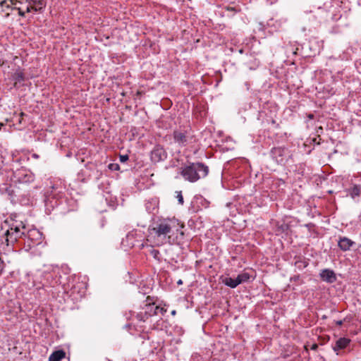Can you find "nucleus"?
Instances as JSON below:
<instances>
[{
    "instance_id": "1",
    "label": "nucleus",
    "mask_w": 361,
    "mask_h": 361,
    "mask_svg": "<svg viewBox=\"0 0 361 361\" xmlns=\"http://www.w3.org/2000/svg\"><path fill=\"white\" fill-rule=\"evenodd\" d=\"M183 227V224L175 218L158 219L149 228V240L156 246L176 244L184 235Z\"/></svg>"
},
{
    "instance_id": "2",
    "label": "nucleus",
    "mask_w": 361,
    "mask_h": 361,
    "mask_svg": "<svg viewBox=\"0 0 361 361\" xmlns=\"http://www.w3.org/2000/svg\"><path fill=\"white\" fill-rule=\"evenodd\" d=\"M8 226L4 233L7 245L14 244L23 236L27 237L33 244L38 245L41 243L42 233L37 229H27L23 221L18 219L16 216L11 219Z\"/></svg>"
},
{
    "instance_id": "3",
    "label": "nucleus",
    "mask_w": 361,
    "mask_h": 361,
    "mask_svg": "<svg viewBox=\"0 0 361 361\" xmlns=\"http://www.w3.org/2000/svg\"><path fill=\"white\" fill-rule=\"evenodd\" d=\"M153 308V300L147 297L140 306H133L132 310L124 312V317L127 320L131 321V324L138 325L144 331L146 325L151 322L150 319L154 316Z\"/></svg>"
},
{
    "instance_id": "4",
    "label": "nucleus",
    "mask_w": 361,
    "mask_h": 361,
    "mask_svg": "<svg viewBox=\"0 0 361 361\" xmlns=\"http://www.w3.org/2000/svg\"><path fill=\"white\" fill-rule=\"evenodd\" d=\"M180 175L190 183L205 178L209 173V167L202 162H192L180 168Z\"/></svg>"
},
{
    "instance_id": "5",
    "label": "nucleus",
    "mask_w": 361,
    "mask_h": 361,
    "mask_svg": "<svg viewBox=\"0 0 361 361\" xmlns=\"http://www.w3.org/2000/svg\"><path fill=\"white\" fill-rule=\"evenodd\" d=\"M64 189L65 187L61 180L55 178L48 180L44 189V196L46 200L48 201L50 198H61Z\"/></svg>"
},
{
    "instance_id": "6",
    "label": "nucleus",
    "mask_w": 361,
    "mask_h": 361,
    "mask_svg": "<svg viewBox=\"0 0 361 361\" xmlns=\"http://www.w3.org/2000/svg\"><path fill=\"white\" fill-rule=\"evenodd\" d=\"M270 156L277 164L285 165L291 158L292 154L290 150L285 147H273L270 150Z\"/></svg>"
},
{
    "instance_id": "7",
    "label": "nucleus",
    "mask_w": 361,
    "mask_h": 361,
    "mask_svg": "<svg viewBox=\"0 0 361 361\" xmlns=\"http://www.w3.org/2000/svg\"><path fill=\"white\" fill-rule=\"evenodd\" d=\"M35 180L34 173L25 168L18 169L13 171V181L16 184H27Z\"/></svg>"
},
{
    "instance_id": "8",
    "label": "nucleus",
    "mask_w": 361,
    "mask_h": 361,
    "mask_svg": "<svg viewBox=\"0 0 361 361\" xmlns=\"http://www.w3.org/2000/svg\"><path fill=\"white\" fill-rule=\"evenodd\" d=\"M150 158L154 163L163 161L167 158V152L161 145H157L151 151Z\"/></svg>"
},
{
    "instance_id": "9",
    "label": "nucleus",
    "mask_w": 361,
    "mask_h": 361,
    "mask_svg": "<svg viewBox=\"0 0 361 361\" xmlns=\"http://www.w3.org/2000/svg\"><path fill=\"white\" fill-rule=\"evenodd\" d=\"M174 142L179 147H185L189 142V137L187 135L186 131L183 130H176L173 133Z\"/></svg>"
},
{
    "instance_id": "10",
    "label": "nucleus",
    "mask_w": 361,
    "mask_h": 361,
    "mask_svg": "<svg viewBox=\"0 0 361 361\" xmlns=\"http://www.w3.org/2000/svg\"><path fill=\"white\" fill-rule=\"evenodd\" d=\"M354 245H355V242L351 239L345 236L339 237L338 240V246L342 251H349Z\"/></svg>"
},
{
    "instance_id": "11",
    "label": "nucleus",
    "mask_w": 361,
    "mask_h": 361,
    "mask_svg": "<svg viewBox=\"0 0 361 361\" xmlns=\"http://www.w3.org/2000/svg\"><path fill=\"white\" fill-rule=\"evenodd\" d=\"M323 281L332 283L336 281V276L333 270L325 269L319 274Z\"/></svg>"
},
{
    "instance_id": "12",
    "label": "nucleus",
    "mask_w": 361,
    "mask_h": 361,
    "mask_svg": "<svg viewBox=\"0 0 361 361\" xmlns=\"http://www.w3.org/2000/svg\"><path fill=\"white\" fill-rule=\"evenodd\" d=\"M137 233L136 231H132L130 233H128L126 235V240L128 242V245L130 247H138L140 249H142L145 245L142 243H140L141 240H134V238L137 235Z\"/></svg>"
},
{
    "instance_id": "13",
    "label": "nucleus",
    "mask_w": 361,
    "mask_h": 361,
    "mask_svg": "<svg viewBox=\"0 0 361 361\" xmlns=\"http://www.w3.org/2000/svg\"><path fill=\"white\" fill-rule=\"evenodd\" d=\"M350 340L347 338H340L338 339L334 345H333V350L336 353L337 355L339 354V351L341 350L345 349L350 343Z\"/></svg>"
},
{
    "instance_id": "14",
    "label": "nucleus",
    "mask_w": 361,
    "mask_h": 361,
    "mask_svg": "<svg viewBox=\"0 0 361 361\" xmlns=\"http://www.w3.org/2000/svg\"><path fill=\"white\" fill-rule=\"evenodd\" d=\"M159 200L157 197L149 199L145 202V209L148 213H154L158 210Z\"/></svg>"
},
{
    "instance_id": "15",
    "label": "nucleus",
    "mask_w": 361,
    "mask_h": 361,
    "mask_svg": "<svg viewBox=\"0 0 361 361\" xmlns=\"http://www.w3.org/2000/svg\"><path fill=\"white\" fill-rule=\"evenodd\" d=\"M346 192L352 199L355 200L356 197H359L361 195V185L353 184L346 190Z\"/></svg>"
},
{
    "instance_id": "16",
    "label": "nucleus",
    "mask_w": 361,
    "mask_h": 361,
    "mask_svg": "<svg viewBox=\"0 0 361 361\" xmlns=\"http://www.w3.org/2000/svg\"><path fill=\"white\" fill-rule=\"evenodd\" d=\"M25 1L33 5L35 9L39 11V13H43L47 6V0H25Z\"/></svg>"
},
{
    "instance_id": "17",
    "label": "nucleus",
    "mask_w": 361,
    "mask_h": 361,
    "mask_svg": "<svg viewBox=\"0 0 361 361\" xmlns=\"http://www.w3.org/2000/svg\"><path fill=\"white\" fill-rule=\"evenodd\" d=\"M66 356V353L63 350H59L53 352L49 357V361H61Z\"/></svg>"
},
{
    "instance_id": "18",
    "label": "nucleus",
    "mask_w": 361,
    "mask_h": 361,
    "mask_svg": "<svg viewBox=\"0 0 361 361\" xmlns=\"http://www.w3.org/2000/svg\"><path fill=\"white\" fill-rule=\"evenodd\" d=\"M224 283L226 286L231 288H235L239 284H240L237 277L235 279H233L231 277L226 278L225 280L224 281Z\"/></svg>"
},
{
    "instance_id": "19",
    "label": "nucleus",
    "mask_w": 361,
    "mask_h": 361,
    "mask_svg": "<svg viewBox=\"0 0 361 361\" xmlns=\"http://www.w3.org/2000/svg\"><path fill=\"white\" fill-rule=\"evenodd\" d=\"M245 65L250 70H255L259 66V61L256 59L251 57L250 59L245 63Z\"/></svg>"
},
{
    "instance_id": "20",
    "label": "nucleus",
    "mask_w": 361,
    "mask_h": 361,
    "mask_svg": "<svg viewBox=\"0 0 361 361\" xmlns=\"http://www.w3.org/2000/svg\"><path fill=\"white\" fill-rule=\"evenodd\" d=\"M13 79L16 82H21L25 80L24 73L21 71H17L13 75Z\"/></svg>"
},
{
    "instance_id": "21",
    "label": "nucleus",
    "mask_w": 361,
    "mask_h": 361,
    "mask_svg": "<svg viewBox=\"0 0 361 361\" xmlns=\"http://www.w3.org/2000/svg\"><path fill=\"white\" fill-rule=\"evenodd\" d=\"M149 255L157 262H161V254L158 250L154 249L151 247L149 250Z\"/></svg>"
},
{
    "instance_id": "22",
    "label": "nucleus",
    "mask_w": 361,
    "mask_h": 361,
    "mask_svg": "<svg viewBox=\"0 0 361 361\" xmlns=\"http://www.w3.org/2000/svg\"><path fill=\"white\" fill-rule=\"evenodd\" d=\"M155 313H154V316L155 315H158V314H160V315H164L166 312V309L163 307H160L159 305H156L155 303L153 302V308H152Z\"/></svg>"
},
{
    "instance_id": "23",
    "label": "nucleus",
    "mask_w": 361,
    "mask_h": 361,
    "mask_svg": "<svg viewBox=\"0 0 361 361\" xmlns=\"http://www.w3.org/2000/svg\"><path fill=\"white\" fill-rule=\"evenodd\" d=\"M237 278L240 283H242L248 281L250 280V276L248 273L243 272L242 274H238Z\"/></svg>"
},
{
    "instance_id": "24",
    "label": "nucleus",
    "mask_w": 361,
    "mask_h": 361,
    "mask_svg": "<svg viewBox=\"0 0 361 361\" xmlns=\"http://www.w3.org/2000/svg\"><path fill=\"white\" fill-rule=\"evenodd\" d=\"M308 265V263L305 262V260L299 259L295 261V266L296 268H298L300 270H302L305 268H306Z\"/></svg>"
},
{
    "instance_id": "25",
    "label": "nucleus",
    "mask_w": 361,
    "mask_h": 361,
    "mask_svg": "<svg viewBox=\"0 0 361 361\" xmlns=\"http://www.w3.org/2000/svg\"><path fill=\"white\" fill-rule=\"evenodd\" d=\"M176 198L178 200V202L180 205L183 204L184 200L181 191H176Z\"/></svg>"
},
{
    "instance_id": "26",
    "label": "nucleus",
    "mask_w": 361,
    "mask_h": 361,
    "mask_svg": "<svg viewBox=\"0 0 361 361\" xmlns=\"http://www.w3.org/2000/svg\"><path fill=\"white\" fill-rule=\"evenodd\" d=\"M197 200L199 201L200 204H202V207H204V208H207V207H209V201H207V200L206 199H204V197H198Z\"/></svg>"
},
{
    "instance_id": "27",
    "label": "nucleus",
    "mask_w": 361,
    "mask_h": 361,
    "mask_svg": "<svg viewBox=\"0 0 361 361\" xmlns=\"http://www.w3.org/2000/svg\"><path fill=\"white\" fill-rule=\"evenodd\" d=\"M108 168L109 170L115 171H118L120 169V166L116 163H111L108 165Z\"/></svg>"
},
{
    "instance_id": "28",
    "label": "nucleus",
    "mask_w": 361,
    "mask_h": 361,
    "mask_svg": "<svg viewBox=\"0 0 361 361\" xmlns=\"http://www.w3.org/2000/svg\"><path fill=\"white\" fill-rule=\"evenodd\" d=\"M31 12H38L39 11H36L35 9V6L32 4H27L25 9V13H31Z\"/></svg>"
},
{
    "instance_id": "29",
    "label": "nucleus",
    "mask_w": 361,
    "mask_h": 361,
    "mask_svg": "<svg viewBox=\"0 0 361 361\" xmlns=\"http://www.w3.org/2000/svg\"><path fill=\"white\" fill-rule=\"evenodd\" d=\"M12 10H16V11H18V15H19L20 17H23V18L25 17V11H23V10L21 9V8H20V7H17V6H13V7L12 8Z\"/></svg>"
},
{
    "instance_id": "30",
    "label": "nucleus",
    "mask_w": 361,
    "mask_h": 361,
    "mask_svg": "<svg viewBox=\"0 0 361 361\" xmlns=\"http://www.w3.org/2000/svg\"><path fill=\"white\" fill-rule=\"evenodd\" d=\"M0 6H4L6 7L7 9H11L12 10V8L13 6H12L10 4H7V1L6 0H3L0 2Z\"/></svg>"
},
{
    "instance_id": "31",
    "label": "nucleus",
    "mask_w": 361,
    "mask_h": 361,
    "mask_svg": "<svg viewBox=\"0 0 361 361\" xmlns=\"http://www.w3.org/2000/svg\"><path fill=\"white\" fill-rule=\"evenodd\" d=\"M24 116H25V113H23V112H21V113L19 114V116H18V118H17V120H16V122H17L18 123H19V124H21V123H22V121H23V117Z\"/></svg>"
},
{
    "instance_id": "32",
    "label": "nucleus",
    "mask_w": 361,
    "mask_h": 361,
    "mask_svg": "<svg viewBox=\"0 0 361 361\" xmlns=\"http://www.w3.org/2000/svg\"><path fill=\"white\" fill-rule=\"evenodd\" d=\"M128 159V155H121L120 156V160L121 162H125Z\"/></svg>"
},
{
    "instance_id": "33",
    "label": "nucleus",
    "mask_w": 361,
    "mask_h": 361,
    "mask_svg": "<svg viewBox=\"0 0 361 361\" xmlns=\"http://www.w3.org/2000/svg\"><path fill=\"white\" fill-rule=\"evenodd\" d=\"M11 4L13 6H15L18 3L21 4V1L20 0H10Z\"/></svg>"
},
{
    "instance_id": "34",
    "label": "nucleus",
    "mask_w": 361,
    "mask_h": 361,
    "mask_svg": "<svg viewBox=\"0 0 361 361\" xmlns=\"http://www.w3.org/2000/svg\"><path fill=\"white\" fill-rule=\"evenodd\" d=\"M346 321V318H344L343 320H338V321H336V324L337 326H341L344 322Z\"/></svg>"
},
{
    "instance_id": "35",
    "label": "nucleus",
    "mask_w": 361,
    "mask_h": 361,
    "mask_svg": "<svg viewBox=\"0 0 361 361\" xmlns=\"http://www.w3.org/2000/svg\"><path fill=\"white\" fill-rule=\"evenodd\" d=\"M318 348L317 345V344H313L312 346H311V349L312 350H317Z\"/></svg>"
},
{
    "instance_id": "36",
    "label": "nucleus",
    "mask_w": 361,
    "mask_h": 361,
    "mask_svg": "<svg viewBox=\"0 0 361 361\" xmlns=\"http://www.w3.org/2000/svg\"><path fill=\"white\" fill-rule=\"evenodd\" d=\"M271 123L274 125H276V126L278 128L279 127V124L276 123V121L274 120H272L271 121Z\"/></svg>"
},
{
    "instance_id": "37",
    "label": "nucleus",
    "mask_w": 361,
    "mask_h": 361,
    "mask_svg": "<svg viewBox=\"0 0 361 361\" xmlns=\"http://www.w3.org/2000/svg\"><path fill=\"white\" fill-rule=\"evenodd\" d=\"M32 157L37 159L39 157V155H37V154H33Z\"/></svg>"
},
{
    "instance_id": "38",
    "label": "nucleus",
    "mask_w": 361,
    "mask_h": 361,
    "mask_svg": "<svg viewBox=\"0 0 361 361\" xmlns=\"http://www.w3.org/2000/svg\"><path fill=\"white\" fill-rule=\"evenodd\" d=\"M2 163H3V161L1 160V157H0V169L2 167Z\"/></svg>"
},
{
    "instance_id": "39",
    "label": "nucleus",
    "mask_w": 361,
    "mask_h": 361,
    "mask_svg": "<svg viewBox=\"0 0 361 361\" xmlns=\"http://www.w3.org/2000/svg\"><path fill=\"white\" fill-rule=\"evenodd\" d=\"M176 314V310H173V311L171 312V314H172V315H175Z\"/></svg>"
},
{
    "instance_id": "40",
    "label": "nucleus",
    "mask_w": 361,
    "mask_h": 361,
    "mask_svg": "<svg viewBox=\"0 0 361 361\" xmlns=\"http://www.w3.org/2000/svg\"><path fill=\"white\" fill-rule=\"evenodd\" d=\"M178 284H181L182 283V281L181 280H179L178 282Z\"/></svg>"
},
{
    "instance_id": "41",
    "label": "nucleus",
    "mask_w": 361,
    "mask_h": 361,
    "mask_svg": "<svg viewBox=\"0 0 361 361\" xmlns=\"http://www.w3.org/2000/svg\"><path fill=\"white\" fill-rule=\"evenodd\" d=\"M130 325H131V324H129L126 325V327H130Z\"/></svg>"
}]
</instances>
